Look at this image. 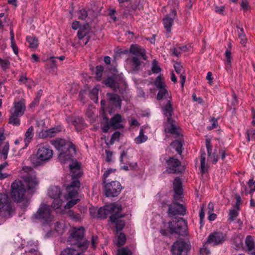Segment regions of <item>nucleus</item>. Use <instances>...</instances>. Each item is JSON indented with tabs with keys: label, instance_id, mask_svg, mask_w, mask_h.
Returning a JSON list of instances; mask_svg holds the SVG:
<instances>
[{
	"label": "nucleus",
	"instance_id": "f257e3e1",
	"mask_svg": "<svg viewBox=\"0 0 255 255\" xmlns=\"http://www.w3.org/2000/svg\"><path fill=\"white\" fill-rule=\"evenodd\" d=\"M20 175L25 185L21 180H15L11 185V196L18 203L27 201L25 195V186L27 191L32 193L37 188L39 183L35 172L30 167H23L20 172Z\"/></svg>",
	"mask_w": 255,
	"mask_h": 255
},
{
	"label": "nucleus",
	"instance_id": "f03ea898",
	"mask_svg": "<svg viewBox=\"0 0 255 255\" xmlns=\"http://www.w3.org/2000/svg\"><path fill=\"white\" fill-rule=\"evenodd\" d=\"M51 144L59 151V160L63 164L70 160L76 153L75 145L69 141L59 139L51 140Z\"/></svg>",
	"mask_w": 255,
	"mask_h": 255
},
{
	"label": "nucleus",
	"instance_id": "7ed1b4c3",
	"mask_svg": "<svg viewBox=\"0 0 255 255\" xmlns=\"http://www.w3.org/2000/svg\"><path fill=\"white\" fill-rule=\"evenodd\" d=\"M54 218L49 206L45 204H41L37 211L32 216L33 221L38 220L44 225L50 224L53 221Z\"/></svg>",
	"mask_w": 255,
	"mask_h": 255
},
{
	"label": "nucleus",
	"instance_id": "20e7f679",
	"mask_svg": "<svg viewBox=\"0 0 255 255\" xmlns=\"http://www.w3.org/2000/svg\"><path fill=\"white\" fill-rule=\"evenodd\" d=\"M186 221L181 218L177 222L173 221L168 223H164V228L161 229L160 233L163 235L173 233L182 234L186 230Z\"/></svg>",
	"mask_w": 255,
	"mask_h": 255
},
{
	"label": "nucleus",
	"instance_id": "39448f33",
	"mask_svg": "<svg viewBox=\"0 0 255 255\" xmlns=\"http://www.w3.org/2000/svg\"><path fill=\"white\" fill-rule=\"evenodd\" d=\"M172 109L170 100H168L167 104L163 108L164 114L167 117V123L165 125V130L166 132L172 134L179 135L181 130L178 126L171 119Z\"/></svg>",
	"mask_w": 255,
	"mask_h": 255
},
{
	"label": "nucleus",
	"instance_id": "423d86ee",
	"mask_svg": "<svg viewBox=\"0 0 255 255\" xmlns=\"http://www.w3.org/2000/svg\"><path fill=\"white\" fill-rule=\"evenodd\" d=\"M53 155V151L49 146L42 143L38 147L35 156L39 162H45L50 160Z\"/></svg>",
	"mask_w": 255,
	"mask_h": 255
},
{
	"label": "nucleus",
	"instance_id": "0eeeda50",
	"mask_svg": "<svg viewBox=\"0 0 255 255\" xmlns=\"http://www.w3.org/2000/svg\"><path fill=\"white\" fill-rule=\"evenodd\" d=\"M88 247V242L87 240L79 242L72 248H67L63 250L60 255H84L83 252Z\"/></svg>",
	"mask_w": 255,
	"mask_h": 255
},
{
	"label": "nucleus",
	"instance_id": "6e6552de",
	"mask_svg": "<svg viewBox=\"0 0 255 255\" xmlns=\"http://www.w3.org/2000/svg\"><path fill=\"white\" fill-rule=\"evenodd\" d=\"M48 196L54 199L51 207L55 210L60 209L63 204L61 198V191L60 188L57 186L49 188L48 192Z\"/></svg>",
	"mask_w": 255,
	"mask_h": 255
},
{
	"label": "nucleus",
	"instance_id": "1a4fd4ad",
	"mask_svg": "<svg viewBox=\"0 0 255 255\" xmlns=\"http://www.w3.org/2000/svg\"><path fill=\"white\" fill-rule=\"evenodd\" d=\"M121 185L118 181H114L105 185V192L107 196L115 197L121 192Z\"/></svg>",
	"mask_w": 255,
	"mask_h": 255
},
{
	"label": "nucleus",
	"instance_id": "9d476101",
	"mask_svg": "<svg viewBox=\"0 0 255 255\" xmlns=\"http://www.w3.org/2000/svg\"><path fill=\"white\" fill-rule=\"evenodd\" d=\"M227 238L226 233L216 232L211 233L209 236L207 242L213 246H216L222 244Z\"/></svg>",
	"mask_w": 255,
	"mask_h": 255
},
{
	"label": "nucleus",
	"instance_id": "9b49d317",
	"mask_svg": "<svg viewBox=\"0 0 255 255\" xmlns=\"http://www.w3.org/2000/svg\"><path fill=\"white\" fill-rule=\"evenodd\" d=\"M80 188V182L78 180H74L66 188L67 194L65 196L66 200L75 198Z\"/></svg>",
	"mask_w": 255,
	"mask_h": 255
},
{
	"label": "nucleus",
	"instance_id": "f8f14e48",
	"mask_svg": "<svg viewBox=\"0 0 255 255\" xmlns=\"http://www.w3.org/2000/svg\"><path fill=\"white\" fill-rule=\"evenodd\" d=\"M5 137L4 135V129L0 128V157L5 160L7 157L9 151V144L4 141Z\"/></svg>",
	"mask_w": 255,
	"mask_h": 255
},
{
	"label": "nucleus",
	"instance_id": "ddd939ff",
	"mask_svg": "<svg viewBox=\"0 0 255 255\" xmlns=\"http://www.w3.org/2000/svg\"><path fill=\"white\" fill-rule=\"evenodd\" d=\"M26 111V104L24 100H20L14 101L10 110V114L15 116H22Z\"/></svg>",
	"mask_w": 255,
	"mask_h": 255
},
{
	"label": "nucleus",
	"instance_id": "4468645a",
	"mask_svg": "<svg viewBox=\"0 0 255 255\" xmlns=\"http://www.w3.org/2000/svg\"><path fill=\"white\" fill-rule=\"evenodd\" d=\"M69 168L70 172L73 180H78L82 175L83 172L81 168V164L77 161H72L71 163L69 164Z\"/></svg>",
	"mask_w": 255,
	"mask_h": 255
},
{
	"label": "nucleus",
	"instance_id": "2eb2a0df",
	"mask_svg": "<svg viewBox=\"0 0 255 255\" xmlns=\"http://www.w3.org/2000/svg\"><path fill=\"white\" fill-rule=\"evenodd\" d=\"M168 167L167 171L170 173H180L182 170L180 161L173 157L170 158L167 161Z\"/></svg>",
	"mask_w": 255,
	"mask_h": 255
},
{
	"label": "nucleus",
	"instance_id": "dca6fc26",
	"mask_svg": "<svg viewBox=\"0 0 255 255\" xmlns=\"http://www.w3.org/2000/svg\"><path fill=\"white\" fill-rule=\"evenodd\" d=\"M176 16V11L175 9H173L168 15L163 19V24L167 35L170 34L171 31V27Z\"/></svg>",
	"mask_w": 255,
	"mask_h": 255
},
{
	"label": "nucleus",
	"instance_id": "f3484780",
	"mask_svg": "<svg viewBox=\"0 0 255 255\" xmlns=\"http://www.w3.org/2000/svg\"><path fill=\"white\" fill-rule=\"evenodd\" d=\"M90 32V28L88 24H84L81 26L78 32V38L82 42L80 43H83L86 45L89 41L90 36L89 35Z\"/></svg>",
	"mask_w": 255,
	"mask_h": 255
},
{
	"label": "nucleus",
	"instance_id": "a211bd4d",
	"mask_svg": "<svg viewBox=\"0 0 255 255\" xmlns=\"http://www.w3.org/2000/svg\"><path fill=\"white\" fill-rule=\"evenodd\" d=\"M109 209L110 210V220L112 222H115L117 218H122L124 215L121 213L122 207L120 205L116 204H112L109 205Z\"/></svg>",
	"mask_w": 255,
	"mask_h": 255
},
{
	"label": "nucleus",
	"instance_id": "6ab92c4d",
	"mask_svg": "<svg viewBox=\"0 0 255 255\" xmlns=\"http://www.w3.org/2000/svg\"><path fill=\"white\" fill-rule=\"evenodd\" d=\"M168 213L170 215H184L185 209L180 204L173 203L169 206Z\"/></svg>",
	"mask_w": 255,
	"mask_h": 255
},
{
	"label": "nucleus",
	"instance_id": "aec40b11",
	"mask_svg": "<svg viewBox=\"0 0 255 255\" xmlns=\"http://www.w3.org/2000/svg\"><path fill=\"white\" fill-rule=\"evenodd\" d=\"M11 209L7 195L0 193V211L9 212Z\"/></svg>",
	"mask_w": 255,
	"mask_h": 255
},
{
	"label": "nucleus",
	"instance_id": "412c9836",
	"mask_svg": "<svg viewBox=\"0 0 255 255\" xmlns=\"http://www.w3.org/2000/svg\"><path fill=\"white\" fill-rule=\"evenodd\" d=\"M107 96L110 100L109 104L111 105H113L114 108H113L111 111H109L110 113L112 112L113 109L119 108L120 109L121 107V100L120 97L116 94H113L108 93L107 94Z\"/></svg>",
	"mask_w": 255,
	"mask_h": 255
},
{
	"label": "nucleus",
	"instance_id": "4be33fe9",
	"mask_svg": "<svg viewBox=\"0 0 255 255\" xmlns=\"http://www.w3.org/2000/svg\"><path fill=\"white\" fill-rule=\"evenodd\" d=\"M185 249V243L183 241H177L172 245V254L173 255H181Z\"/></svg>",
	"mask_w": 255,
	"mask_h": 255
},
{
	"label": "nucleus",
	"instance_id": "5701e85b",
	"mask_svg": "<svg viewBox=\"0 0 255 255\" xmlns=\"http://www.w3.org/2000/svg\"><path fill=\"white\" fill-rule=\"evenodd\" d=\"M120 82H117L115 79L112 78H108L105 81V84L110 86V87L114 88L115 90L119 88L120 84L125 85V81L123 79V75H120Z\"/></svg>",
	"mask_w": 255,
	"mask_h": 255
},
{
	"label": "nucleus",
	"instance_id": "b1692460",
	"mask_svg": "<svg viewBox=\"0 0 255 255\" xmlns=\"http://www.w3.org/2000/svg\"><path fill=\"white\" fill-rule=\"evenodd\" d=\"M129 52L134 55L141 56L144 60L146 59L145 50L137 45H132Z\"/></svg>",
	"mask_w": 255,
	"mask_h": 255
},
{
	"label": "nucleus",
	"instance_id": "393cba45",
	"mask_svg": "<svg viewBox=\"0 0 255 255\" xmlns=\"http://www.w3.org/2000/svg\"><path fill=\"white\" fill-rule=\"evenodd\" d=\"M122 118L120 114L115 115L110 121L111 127L114 129H117L123 128L122 124Z\"/></svg>",
	"mask_w": 255,
	"mask_h": 255
},
{
	"label": "nucleus",
	"instance_id": "a878e982",
	"mask_svg": "<svg viewBox=\"0 0 255 255\" xmlns=\"http://www.w3.org/2000/svg\"><path fill=\"white\" fill-rule=\"evenodd\" d=\"M34 134V128L33 127H30L25 133V137L23 140L24 146L23 148H26L33 138Z\"/></svg>",
	"mask_w": 255,
	"mask_h": 255
},
{
	"label": "nucleus",
	"instance_id": "bb28decb",
	"mask_svg": "<svg viewBox=\"0 0 255 255\" xmlns=\"http://www.w3.org/2000/svg\"><path fill=\"white\" fill-rule=\"evenodd\" d=\"M173 188L175 193L177 195H180L182 193V183L180 179L176 178L174 179L173 182Z\"/></svg>",
	"mask_w": 255,
	"mask_h": 255
},
{
	"label": "nucleus",
	"instance_id": "cd10ccee",
	"mask_svg": "<svg viewBox=\"0 0 255 255\" xmlns=\"http://www.w3.org/2000/svg\"><path fill=\"white\" fill-rule=\"evenodd\" d=\"M84 235V229L83 227H79L74 228V231L72 234V237L76 240H80L82 239Z\"/></svg>",
	"mask_w": 255,
	"mask_h": 255
},
{
	"label": "nucleus",
	"instance_id": "c85d7f7f",
	"mask_svg": "<svg viewBox=\"0 0 255 255\" xmlns=\"http://www.w3.org/2000/svg\"><path fill=\"white\" fill-rule=\"evenodd\" d=\"M174 67L175 68V71L178 74H180V82L181 84V86L183 87L184 85V83L185 81L186 77L185 75H183L181 74V72L182 71V66L178 63H176L174 65Z\"/></svg>",
	"mask_w": 255,
	"mask_h": 255
},
{
	"label": "nucleus",
	"instance_id": "c756f323",
	"mask_svg": "<svg viewBox=\"0 0 255 255\" xmlns=\"http://www.w3.org/2000/svg\"><path fill=\"white\" fill-rule=\"evenodd\" d=\"M200 153L201 171L204 173L207 169V165L206 164V153L205 151H201Z\"/></svg>",
	"mask_w": 255,
	"mask_h": 255
},
{
	"label": "nucleus",
	"instance_id": "7c9ffc66",
	"mask_svg": "<svg viewBox=\"0 0 255 255\" xmlns=\"http://www.w3.org/2000/svg\"><path fill=\"white\" fill-rule=\"evenodd\" d=\"M109 214H110V210L108 205L98 210L97 218L105 219Z\"/></svg>",
	"mask_w": 255,
	"mask_h": 255
},
{
	"label": "nucleus",
	"instance_id": "2f4dec72",
	"mask_svg": "<svg viewBox=\"0 0 255 255\" xmlns=\"http://www.w3.org/2000/svg\"><path fill=\"white\" fill-rule=\"evenodd\" d=\"M147 139V136L144 134L143 129L141 128L140 130L139 135L134 138V142L136 144H141L145 142Z\"/></svg>",
	"mask_w": 255,
	"mask_h": 255
},
{
	"label": "nucleus",
	"instance_id": "473e14b6",
	"mask_svg": "<svg viewBox=\"0 0 255 255\" xmlns=\"http://www.w3.org/2000/svg\"><path fill=\"white\" fill-rule=\"evenodd\" d=\"M159 90L157 95V99L158 100H161L164 97L165 98H171V95L169 93L166 87L159 89Z\"/></svg>",
	"mask_w": 255,
	"mask_h": 255
},
{
	"label": "nucleus",
	"instance_id": "72a5a7b5",
	"mask_svg": "<svg viewBox=\"0 0 255 255\" xmlns=\"http://www.w3.org/2000/svg\"><path fill=\"white\" fill-rule=\"evenodd\" d=\"M154 85L158 89L166 87L163 76L159 75L154 81Z\"/></svg>",
	"mask_w": 255,
	"mask_h": 255
},
{
	"label": "nucleus",
	"instance_id": "f704fd0d",
	"mask_svg": "<svg viewBox=\"0 0 255 255\" xmlns=\"http://www.w3.org/2000/svg\"><path fill=\"white\" fill-rule=\"evenodd\" d=\"M248 186L250 189V191L245 187L244 188V191H243L245 194H248V193L251 194L255 191V180L254 181L253 179H250L248 183Z\"/></svg>",
	"mask_w": 255,
	"mask_h": 255
},
{
	"label": "nucleus",
	"instance_id": "c9c22d12",
	"mask_svg": "<svg viewBox=\"0 0 255 255\" xmlns=\"http://www.w3.org/2000/svg\"><path fill=\"white\" fill-rule=\"evenodd\" d=\"M26 40L29 43V46L31 48H36L38 45V40L34 36H28L26 37Z\"/></svg>",
	"mask_w": 255,
	"mask_h": 255
},
{
	"label": "nucleus",
	"instance_id": "e433bc0d",
	"mask_svg": "<svg viewBox=\"0 0 255 255\" xmlns=\"http://www.w3.org/2000/svg\"><path fill=\"white\" fill-rule=\"evenodd\" d=\"M225 58L226 59L225 60V62L227 68H229L231 67L232 61V56L231 51L229 50H226L225 51Z\"/></svg>",
	"mask_w": 255,
	"mask_h": 255
},
{
	"label": "nucleus",
	"instance_id": "4c0bfd02",
	"mask_svg": "<svg viewBox=\"0 0 255 255\" xmlns=\"http://www.w3.org/2000/svg\"><path fill=\"white\" fill-rule=\"evenodd\" d=\"M19 81L29 88H31V87L34 85V82L31 79L27 78L24 76H22L20 78Z\"/></svg>",
	"mask_w": 255,
	"mask_h": 255
},
{
	"label": "nucleus",
	"instance_id": "58836bf2",
	"mask_svg": "<svg viewBox=\"0 0 255 255\" xmlns=\"http://www.w3.org/2000/svg\"><path fill=\"white\" fill-rule=\"evenodd\" d=\"M245 243L249 250H252L255 246L253 238L251 236H248L246 239Z\"/></svg>",
	"mask_w": 255,
	"mask_h": 255
},
{
	"label": "nucleus",
	"instance_id": "ea45409f",
	"mask_svg": "<svg viewBox=\"0 0 255 255\" xmlns=\"http://www.w3.org/2000/svg\"><path fill=\"white\" fill-rule=\"evenodd\" d=\"M20 116H15L13 114H10L9 119V123L12 124L14 126H19L20 125V120L18 117Z\"/></svg>",
	"mask_w": 255,
	"mask_h": 255
},
{
	"label": "nucleus",
	"instance_id": "a19ab883",
	"mask_svg": "<svg viewBox=\"0 0 255 255\" xmlns=\"http://www.w3.org/2000/svg\"><path fill=\"white\" fill-rule=\"evenodd\" d=\"M151 69L154 73H158L161 71V68L158 64V62L155 59L152 62Z\"/></svg>",
	"mask_w": 255,
	"mask_h": 255
},
{
	"label": "nucleus",
	"instance_id": "79ce46f5",
	"mask_svg": "<svg viewBox=\"0 0 255 255\" xmlns=\"http://www.w3.org/2000/svg\"><path fill=\"white\" fill-rule=\"evenodd\" d=\"M126 241V236L123 233H120V234L118 237L116 245L119 247L123 246L125 244Z\"/></svg>",
	"mask_w": 255,
	"mask_h": 255
},
{
	"label": "nucleus",
	"instance_id": "37998d69",
	"mask_svg": "<svg viewBox=\"0 0 255 255\" xmlns=\"http://www.w3.org/2000/svg\"><path fill=\"white\" fill-rule=\"evenodd\" d=\"M74 124L77 131H79L84 127L83 121L82 118H78L75 121H74Z\"/></svg>",
	"mask_w": 255,
	"mask_h": 255
},
{
	"label": "nucleus",
	"instance_id": "c03bdc74",
	"mask_svg": "<svg viewBox=\"0 0 255 255\" xmlns=\"http://www.w3.org/2000/svg\"><path fill=\"white\" fill-rule=\"evenodd\" d=\"M171 145L175 148L176 150L179 154L181 153L182 143L179 140H175L172 143Z\"/></svg>",
	"mask_w": 255,
	"mask_h": 255
},
{
	"label": "nucleus",
	"instance_id": "a18cd8bd",
	"mask_svg": "<svg viewBox=\"0 0 255 255\" xmlns=\"http://www.w3.org/2000/svg\"><path fill=\"white\" fill-rule=\"evenodd\" d=\"M104 70V68L102 66L99 65L96 67L95 74L96 78L98 80H100L102 76V72Z\"/></svg>",
	"mask_w": 255,
	"mask_h": 255
},
{
	"label": "nucleus",
	"instance_id": "49530a36",
	"mask_svg": "<svg viewBox=\"0 0 255 255\" xmlns=\"http://www.w3.org/2000/svg\"><path fill=\"white\" fill-rule=\"evenodd\" d=\"M55 230L59 234H62L64 231V225L63 223L56 222L54 225Z\"/></svg>",
	"mask_w": 255,
	"mask_h": 255
},
{
	"label": "nucleus",
	"instance_id": "de8ad7c7",
	"mask_svg": "<svg viewBox=\"0 0 255 255\" xmlns=\"http://www.w3.org/2000/svg\"><path fill=\"white\" fill-rule=\"evenodd\" d=\"M120 218H117L116 222H114L116 224V227L118 230H121L125 226V222L122 220H119Z\"/></svg>",
	"mask_w": 255,
	"mask_h": 255
},
{
	"label": "nucleus",
	"instance_id": "09e8293b",
	"mask_svg": "<svg viewBox=\"0 0 255 255\" xmlns=\"http://www.w3.org/2000/svg\"><path fill=\"white\" fill-rule=\"evenodd\" d=\"M10 65V61L6 59H1L0 58V66L3 69H7Z\"/></svg>",
	"mask_w": 255,
	"mask_h": 255
},
{
	"label": "nucleus",
	"instance_id": "8fccbe9b",
	"mask_svg": "<svg viewBox=\"0 0 255 255\" xmlns=\"http://www.w3.org/2000/svg\"><path fill=\"white\" fill-rule=\"evenodd\" d=\"M69 201L68 202V203L66 204V205L65 206V209H69L72 207L74 205L76 204L78 202V199L74 198H71L69 199Z\"/></svg>",
	"mask_w": 255,
	"mask_h": 255
},
{
	"label": "nucleus",
	"instance_id": "3c124183",
	"mask_svg": "<svg viewBox=\"0 0 255 255\" xmlns=\"http://www.w3.org/2000/svg\"><path fill=\"white\" fill-rule=\"evenodd\" d=\"M117 255H131V252L127 248H122L118 251Z\"/></svg>",
	"mask_w": 255,
	"mask_h": 255
},
{
	"label": "nucleus",
	"instance_id": "603ef678",
	"mask_svg": "<svg viewBox=\"0 0 255 255\" xmlns=\"http://www.w3.org/2000/svg\"><path fill=\"white\" fill-rule=\"evenodd\" d=\"M186 50V46H183L182 47H178L176 48H175L173 51V54L175 55L176 56H178L182 51H185Z\"/></svg>",
	"mask_w": 255,
	"mask_h": 255
},
{
	"label": "nucleus",
	"instance_id": "864d4df0",
	"mask_svg": "<svg viewBox=\"0 0 255 255\" xmlns=\"http://www.w3.org/2000/svg\"><path fill=\"white\" fill-rule=\"evenodd\" d=\"M115 171V169H109L105 172L103 175L104 183H106V179L109 176V175L112 173H114Z\"/></svg>",
	"mask_w": 255,
	"mask_h": 255
},
{
	"label": "nucleus",
	"instance_id": "5fc2aeb1",
	"mask_svg": "<svg viewBox=\"0 0 255 255\" xmlns=\"http://www.w3.org/2000/svg\"><path fill=\"white\" fill-rule=\"evenodd\" d=\"M206 145L208 151V154L209 156H210L211 154L212 153V145L211 144V140L210 139H207L206 140Z\"/></svg>",
	"mask_w": 255,
	"mask_h": 255
},
{
	"label": "nucleus",
	"instance_id": "6e6d98bb",
	"mask_svg": "<svg viewBox=\"0 0 255 255\" xmlns=\"http://www.w3.org/2000/svg\"><path fill=\"white\" fill-rule=\"evenodd\" d=\"M238 215V213L237 211L234 209L231 210L229 212V219L231 221H233Z\"/></svg>",
	"mask_w": 255,
	"mask_h": 255
},
{
	"label": "nucleus",
	"instance_id": "4d7b16f0",
	"mask_svg": "<svg viewBox=\"0 0 255 255\" xmlns=\"http://www.w3.org/2000/svg\"><path fill=\"white\" fill-rule=\"evenodd\" d=\"M248 140L250 141L251 139L255 140V130L250 129L248 132Z\"/></svg>",
	"mask_w": 255,
	"mask_h": 255
},
{
	"label": "nucleus",
	"instance_id": "13d9d810",
	"mask_svg": "<svg viewBox=\"0 0 255 255\" xmlns=\"http://www.w3.org/2000/svg\"><path fill=\"white\" fill-rule=\"evenodd\" d=\"M204 205H203L201 208V210L199 212V217H200L201 223H202V222L204 220V217H205V212H204Z\"/></svg>",
	"mask_w": 255,
	"mask_h": 255
},
{
	"label": "nucleus",
	"instance_id": "bf43d9fd",
	"mask_svg": "<svg viewBox=\"0 0 255 255\" xmlns=\"http://www.w3.org/2000/svg\"><path fill=\"white\" fill-rule=\"evenodd\" d=\"M132 61L133 65L135 67H138L141 64L139 59L137 57H135V56L133 57V58L132 59Z\"/></svg>",
	"mask_w": 255,
	"mask_h": 255
},
{
	"label": "nucleus",
	"instance_id": "052dcab7",
	"mask_svg": "<svg viewBox=\"0 0 255 255\" xmlns=\"http://www.w3.org/2000/svg\"><path fill=\"white\" fill-rule=\"evenodd\" d=\"M98 89L97 87L94 88L91 91V94L94 96V98H95V102H98Z\"/></svg>",
	"mask_w": 255,
	"mask_h": 255
},
{
	"label": "nucleus",
	"instance_id": "680f3d73",
	"mask_svg": "<svg viewBox=\"0 0 255 255\" xmlns=\"http://www.w3.org/2000/svg\"><path fill=\"white\" fill-rule=\"evenodd\" d=\"M225 10V7L224 6H216L215 11L219 14H223Z\"/></svg>",
	"mask_w": 255,
	"mask_h": 255
},
{
	"label": "nucleus",
	"instance_id": "e2e57ef3",
	"mask_svg": "<svg viewBox=\"0 0 255 255\" xmlns=\"http://www.w3.org/2000/svg\"><path fill=\"white\" fill-rule=\"evenodd\" d=\"M90 213L93 217H97L98 210L95 208H91L90 209Z\"/></svg>",
	"mask_w": 255,
	"mask_h": 255
},
{
	"label": "nucleus",
	"instance_id": "0e129e2a",
	"mask_svg": "<svg viewBox=\"0 0 255 255\" xmlns=\"http://www.w3.org/2000/svg\"><path fill=\"white\" fill-rule=\"evenodd\" d=\"M210 156V159L212 161V163L214 164H216L218 161V156L217 155L214 153L213 155L211 154Z\"/></svg>",
	"mask_w": 255,
	"mask_h": 255
},
{
	"label": "nucleus",
	"instance_id": "69168bd1",
	"mask_svg": "<svg viewBox=\"0 0 255 255\" xmlns=\"http://www.w3.org/2000/svg\"><path fill=\"white\" fill-rule=\"evenodd\" d=\"M241 7L244 10H247L248 8V2L247 0H242L241 2Z\"/></svg>",
	"mask_w": 255,
	"mask_h": 255
},
{
	"label": "nucleus",
	"instance_id": "338daca9",
	"mask_svg": "<svg viewBox=\"0 0 255 255\" xmlns=\"http://www.w3.org/2000/svg\"><path fill=\"white\" fill-rule=\"evenodd\" d=\"M46 136H53L54 135V133L56 132V130L55 128H51L46 130Z\"/></svg>",
	"mask_w": 255,
	"mask_h": 255
},
{
	"label": "nucleus",
	"instance_id": "774afa93",
	"mask_svg": "<svg viewBox=\"0 0 255 255\" xmlns=\"http://www.w3.org/2000/svg\"><path fill=\"white\" fill-rule=\"evenodd\" d=\"M200 253L202 255H207L210 253V251L207 248L204 247L200 249Z\"/></svg>",
	"mask_w": 255,
	"mask_h": 255
}]
</instances>
